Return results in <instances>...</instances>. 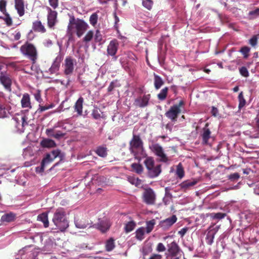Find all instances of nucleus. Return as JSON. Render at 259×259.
Here are the masks:
<instances>
[{"label": "nucleus", "mask_w": 259, "mask_h": 259, "mask_svg": "<svg viewBox=\"0 0 259 259\" xmlns=\"http://www.w3.org/2000/svg\"><path fill=\"white\" fill-rule=\"evenodd\" d=\"M238 100L239 102L238 108L239 109H240L243 107L246 104V101L244 98L242 92H240L238 95Z\"/></svg>", "instance_id": "obj_42"}, {"label": "nucleus", "mask_w": 259, "mask_h": 259, "mask_svg": "<svg viewBox=\"0 0 259 259\" xmlns=\"http://www.w3.org/2000/svg\"><path fill=\"white\" fill-rule=\"evenodd\" d=\"M83 102V98L81 97L77 100L74 105V109L79 115H81L82 113Z\"/></svg>", "instance_id": "obj_27"}, {"label": "nucleus", "mask_w": 259, "mask_h": 259, "mask_svg": "<svg viewBox=\"0 0 259 259\" xmlns=\"http://www.w3.org/2000/svg\"><path fill=\"white\" fill-rule=\"evenodd\" d=\"M40 145L44 148H53L56 146V144L52 139H44L41 141Z\"/></svg>", "instance_id": "obj_26"}, {"label": "nucleus", "mask_w": 259, "mask_h": 259, "mask_svg": "<svg viewBox=\"0 0 259 259\" xmlns=\"http://www.w3.org/2000/svg\"><path fill=\"white\" fill-rule=\"evenodd\" d=\"M89 27L88 24L83 20L80 19H75L74 16H71L69 19V22L67 26L68 33L72 35L71 32L73 29L76 30V33L78 37H80Z\"/></svg>", "instance_id": "obj_1"}, {"label": "nucleus", "mask_w": 259, "mask_h": 259, "mask_svg": "<svg viewBox=\"0 0 259 259\" xmlns=\"http://www.w3.org/2000/svg\"><path fill=\"white\" fill-rule=\"evenodd\" d=\"M188 230V228L187 227L183 228L178 232V234L180 235L181 237H183L186 234Z\"/></svg>", "instance_id": "obj_62"}, {"label": "nucleus", "mask_w": 259, "mask_h": 259, "mask_svg": "<svg viewBox=\"0 0 259 259\" xmlns=\"http://www.w3.org/2000/svg\"><path fill=\"white\" fill-rule=\"evenodd\" d=\"M240 177V175L238 173L235 172L230 175L228 178L231 181L234 182L237 181L239 179Z\"/></svg>", "instance_id": "obj_53"}, {"label": "nucleus", "mask_w": 259, "mask_h": 259, "mask_svg": "<svg viewBox=\"0 0 259 259\" xmlns=\"http://www.w3.org/2000/svg\"><path fill=\"white\" fill-rule=\"evenodd\" d=\"M75 225L78 228L84 229L87 228L90 224L86 219L81 218L75 219Z\"/></svg>", "instance_id": "obj_21"}, {"label": "nucleus", "mask_w": 259, "mask_h": 259, "mask_svg": "<svg viewBox=\"0 0 259 259\" xmlns=\"http://www.w3.org/2000/svg\"><path fill=\"white\" fill-rule=\"evenodd\" d=\"M129 150L131 153H134L137 150H144L143 142L139 135L133 134L129 143Z\"/></svg>", "instance_id": "obj_7"}, {"label": "nucleus", "mask_w": 259, "mask_h": 259, "mask_svg": "<svg viewBox=\"0 0 259 259\" xmlns=\"http://www.w3.org/2000/svg\"><path fill=\"white\" fill-rule=\"evenodd\" d=\"M21 53L30 59L32 64H35L37 59V51L34 45L26 41L20 47Z\"/></svg>", "instance_id": "obj_4"}, {"label": "nucleus", "mask_w": 259, "mask_h": 259, "mask_svg": "<svg viewBox=\"0 0 259 259\" xmlns=\"http://www.w3.org/2000/svg\"><path fill=\"white\" fill-rule=\"evenodd\" d=\"M7 114V111L4 104L0 102V118L6 117Z\"/></svg>", "instance_id": "obj_48"}, {"label": "nucleus", "mask_w": 259, "mask_h": 259, "mask_svg": "<svg viewBox=\"0 0 259 259\" xmlns=\"http://www.w3.org/2000/svg\"><path fill=\"white\" fill-rule=\"evenodd\" d=\"M162 256L159 254H153L149 259H162Z\"/></svg>", "instance_id": "obj_64"}, {"label": "nucleus", "mask_w": 259, "mask_h": 259, "mask_svg": "<svg viewBox=\"0 0 259 259\" xmlns=\"http://www.w3.org/2000/svg\"><path fill=\"white\" fill-rule=\"evenodd\" d=\"M0 82L6 90L9 92L11 91L12 80L10 74L6 71H1Z\"/></svg>", "instance_id": "obj_11"}, {"label": "nucleus", "mask_w": 259, "mask_h": 259, "mask_svg": "<svg viewBox=\"0 0 259 259\" xmlns=\"http://www.w3.org/2000/svg\"><path fill=\"white\" fill-rule=\"evenodd\" d=\"M114 240L112 238H109L106 242L105 248L107 251H111L115 248Z\"/></svg>", "instance_id": "obj_33"}, {"label": "nucleus", "mask_w": 259, "mask_h": 259, "mask_svg": "<svg viewBox=\"0 0 259 259\" xmlns=\"http://www.w3.org/2000/svg\"><path fill=\"white\" fill-rule=\"evenodd\" d=\"M119 42L116 39L111 40L107 48V54L108 56L112 57L114 61H116L118 57L116 56L119 47Z\"/></svg>", "instance_id": "obj_9"}, {"label": "nucleus", "mask_w": 259, "mask_h": 259, "mask_svg": "<svg viewBox=\"0 0 259 259\" xmlns=\"http://www.w3.org/2000/svg\"><path fill=\"white\" fill-rule=\"evenodd\" d=\"M131 167L138 174H140L143 171V167L140 163H134L132 164Z\"/></svg>", "instance_id": "obj_38"}, {"label": "nucleus", "mask_w": 259, "mask_h": 259, "mask_svg": "<svg viewBox=\"0 0 259 259\" xmlns=\"http://www.w3.org/2000/svg\"><path fill=\"white\" fill-rule=\"evenodd\" d=\"M181 112V109L176 106H171L166 113L165 116L172 121H176L177 120L179 114Z\"/></svg>", "instance_id": "obj_14"}, {"label": "nucleus", "mask_w": 259, "mask_h": 259, "mask_svg": "<svg viewBox=\"0 0 259 259\" xmlns=\"http://www.w3.org/2000/svg\"><path fill=\"white\" fill-rule=\"evenodd\" d=\"M95 152L99 156L104 158L107 155L108 150L106 146H100L97 147Z\"/></svg>", "instance_id": "obj_25"}, {"label": "nucleus", "mask_w": 259, "mask_h": 259, "mask_svg": "<svg viewBox=\"0 0 259 259\" xmlns=\"http://www.w3.org/2000/svg\"><path fill=\"white\" fill-rule=\"evenodd\" d=\"M52 221L58 229L61 231H64L69 226L66 212L63 208L60 207L56 210Z\"/></svg>", "instance_id": "obj_2"}, {"label": "nucleus", "mask_w": 259, "mask_h": 259, "mask_svg": "<svg viewBox=\"0 0 259 259\" xmlns=\"http://www.w3.org/2000/svg\"><path fill=\"white\" fill-rule=\"evenodd\" d=\"M147 170V175L151 179L157 177L161 172V165L155 164L153 157H147L144 161Z\"/></svg>", "instance_id": "obj_3"}, {"label": "nucleus", "mask_w": 259, "mask_h": 259, "mask_svg": "<svg viewBox=\"0 0 259 259\" xmlns=\"http://www.w3.org/2000/svg\"><path fill=\"white\" fill-rule=\"evenodd\" d=\"M166 250L165 246L162 243H158L156 248L158 252H163Z\"/></svg>", "instance_id": "obj_57"}, {"label": "nucleus", "mask_w": 259, "mask_h": 259, "mask_svg": "<svg viewBox=\"0 0 259 259\" xmlns=\"http://www.w3.org/2000/svg\"><path fill=\"white\" fill-rule=\"evenodd\" d=\"M21 106L23 108L31 109L30 97L28 93H25L23 95L21 100Z\"/></svg>", "instance_id": "obj_19"}, {"label": "nucleus", "mask_w": 259, "mask_h": 259, "mask_svg": "<svg viewBox=\"0 0 259 259\" xmlns=\"http://www.w3.org/2000/svg\"><path fill=\"white\" fill-rule=\"evenodd\" d=\"M46 165L45 163H43L42 162H41L40 166L36 167L35 168V171L36 172H42L44 171L45 167Z\"/></svg>", "instance_id": "obj_60"}, {"label": "nucleus", "mask_w": 259, "mask_h": 259, "mask_svg": "<svg viewBox=\"0 0 259 259\" xmlns=\"http://www.w3.org/2000/svg\"><path fill=\"white\" fill-rule=\"evenodd\" d=\"M164 83V81L162 78L154 73V85L156 90L159 89Z\"/></svg>", "instance_id": "obj_28"}, {"label": "nucleus", "mask_w": 259, "mask_h": 259, "mask_svg": "<svg viewBox=\"0 0 259 259\" xmlns=\"http://www.w3.org/2000/svg\"><path fill=\"white\" fill-rule=\"evenodd\" d=\"M211 132L208 128H204L203 134H202V144L204 145L208 144V140L210 138Z\"/></svg>", "instance_id": "obj_31"}, {"label": "nucleus", "mask_w": 259, "mask_h": 259, "mask_svg": "<svg viewBox=\"0 0 259 259\" xmlns=\"http://www.w3.org/2000/svg\"><path fill=\"white\" fill-rule=\"evenodd\" d=\"M168 255L167 259H180L181 257V248L177 243L174 241L167 245Z\"/></svg>", "instance_id": "obj_5"}, {"label": "nucleus", "mask_w": 259, "mask_h": 259, "mask_svg": "<svg viewBox=\"0 0 259 259\" xmlns=\"http://www.w3.org/2000/svg\"><path fill=\"white\" fill-rule=\"evenodd\" d=\"M7 2L6 0H0V11L2 13H6Z\"/></svg>", "instance_id": "obj_50"}, {"label": "nucleus", "mask_w": 259, "mask_h": 259, "mask_svg": "<svg viewBox=\"0 0 259 259\" xmlns=\"http://www.w3.org/2000/svg\"><path fill=\"white\" fill-rule=\"evenodd\" d=\"M48 11V25L49 27H53L57 21V12L52 10L50 7L47 8Z\"/></svg>", "instance_id": "obj_16"}, {"label": "nucleus", "mask_w": 259, "mask_h": 259, "mask_svg": "<svg viewBox=\"0 0 259 259\" xmlns=\"http://www.w3.org/2000/svg\"><path fill=\"white\" fill-rule=\"evenodd\" d=\"M155 224V220L153 219L146 222V232L147 233H150L154 228Z\"/></svg>", "instance_id": "obj_39"}, {"label": "nucleus", "mask_w": 259, "mask_h": 259, "mask_svg": "<svg viewBox=\"0 0 259 259\" xmlns=\"http://www.w3.org/2000/svg\"><path fill=\"white\" fill-rule=\"evenodd\" d=\"M143 201L147 205H154L156 201V195L151 188L145 190L143 194Z\"/></svg>", "instance_id": "obj_12"}, {"label": "nucleus", "mask_w": 259, "mask_h": 259, "mask_svg": "<svg viewBox=\"0 0 259 259\" xmlns=\"http://www.w3.org/2000/svg\"><path fill=\"white\" fill-rule=\"evenodd\" d=\"M76 64V60L72 57H67L63 65L64 68V73L66 76H70L72 74L74 69V65Z\"/></svg>", "instance_id": "obj_8"}, {"label": "nucleus", "mask_w": 259, "mask_h": 259, "mask_svg": "<svg viewBox=\"0 0 259 259\" xmlns=\"http://www.w3.org/2000/svg\"><path fill=\"white\" fill-rule=\"evenodd\" d=\"M16 218V214L14 212H10L3 215L1 217V221L3 223H10L14 221Z\"/></svg>", "instance_id": "obj_22"}, {"label": "nucleus", "mask_w": 259, "mask_h": 259, "mask_svg": "<svg viewBox=\"0 0 259 259\" xmlns=\"http://www.w3.org/2000/svg\"><path fill=\"white\" fill-rule=\"evenodd\" d=\"M32 29L35 32L44 33L46 32V29L42 23L39 20H36L32 23Z\"/></svg>", "instance_id": "obj_20"}, {"label": "nucleus", "mask_w": 259, "mask_h": 259, "mask_svg": "<svg viewBox=\"0 0 259 259\" xmlns=\"http://www.w3.org/2000/svg\"><path fill=\"white\" fill-rule=\"evenodd\" d=\"M227 215L226 213L218 212V213H210L209 216L213 220H220L224 219Z\"/></svg>", "instance_id": "obj_34"}, {"label": "nucleus", "mask_w": 259, "mask_h": 259, "mask_svg": "<svg viewBox=\"0 0 259 259\" xmlns=\"http://www.w3.org/2000/svg\"><path fill=\"white\" fill-rule=\"evenodd\" d=\"M157 156L159 158V161L160 162L166 163L169 160L168 158L164 153V151L161 154H159L158 155H157Z\"/></svg>", "instance_id": "obj_51"}, {"label": "nucleus", "mask_w": 259, "mask_h": 259, "mask_svg": "<svg viewBox=\"0 0 259 259\" xmlns=\"http://www.w3.org/2000/svg\"><path fill=\"white\" fill-rule=\"evenodd\" d=\"M15 8L20 17L25 14V0H14Z\"/></svg>", "instance_id": "obj_18"}, {"label": "nucleus", "mask_w": 259, "mask_h": 259, "mask_svg": "<svg viewBox=\"0 0 259 259\" xmlns=\"http://www.w3.org/2000/svg\"><path fill=\"white\" fill-rule=\"evenodd\" d=\"M54 159H53V157L51 154L48 153L47 154L46 157L42 159V161L43 163H45L46 165H47L52 162Z\"/></svg>", "instance_id": "obj_49"}, {"label": "nucleus", "mask_w": 259, "mask_h": 259, "mask_svg": "<svg viewBox=\"0 0 259 259\" xmlns=\"http://www.w3.org/2000/svg\"><path fill=\"white\" fill-rule=\"evenodd\" d=\"M250 48L247 46H244L240 48L239 52L243 55L244 59H247L249 56Z\"/></svg>", "instance_id": "obj_40"}, {"label": "nucleus", "mask_w": 259, "mask_h": 259, "mask_svg": "<svg viewBox=\"0 0 259 259\" xmlns=\"http://www.w3.org/2000/svg\"><path fill=\"white\" fill-rule=\"evenodd\" d=\"M27 117L24 115L18 117H15L12 120V124L15 126V129L14 130L15 132H23L26 125H28L27 122Z\"/></svg>", "instance_id": "obj_6"}, {"label": "nucleus", "mask_w": 259, "mask_h": 259, "mask_svg": "<svg viewBox=\"0 0 259 259\" xmlns=\"http://www.w3.org/2000/svg\"><path fill=\"white\" fill-rule=\"evenodd\" d=\"M168 88L167 87H165L162 89L160 92L157 95L158 99L160 101L164 100L167 95Z\"/></svg>", "instance_id": "obj_35"}, {"label": "nucleus", "mask_w": 259, "mask_h": 259, "mask_svg": "<svg viewBox=\"0 0 259 259\" xmlns=\"http://www.w3.org/2000/svg\"><path fill=\"white\" fill-rule=\"evenodd\" d=\"M53 107L52 105L49 106H39L38 111L39 112H42L44 111H46L48 109L52 108Z\"/></svg>", "instance_id": "obj_58"}, {"label": "nucleus", "mask_w": 259, "mask_h": 259, "mask_svg": "<svg viewBox=\"0 0 259 259\" xmlns=\"http://www.w3.org/2000/svg\"><path fill=\"white\" fill-rule=\"evenodd\" d=\"M95 227L103 233L106 232L109 230L110 225L107 219H99V222L95 224Z\"/></svg>", "instance_id": "obj_17"}, {"label": "nucleus", "mask_w": 259, "mask_h": 259, "mask_svg": "<svg viewBox=\"0 0 259 259\" xmlns=\"http://www.w3.org/2000/svg\"><path fill=\"white\" fill-rule=\"evenodd\" d=\"M150 98V94L145 95L142 97L137 98L135 100L134 105L140 108L145 107L148 105Z\"/></svg>", "instance_id": "obj_15"}, {"label": "nucleus", "mask_w": 259, "mask_h": 259, "mask_svg": "<svg viewBox=\"0 0 259 259\" xmlns=\"http://www.w3.org/2000/svg\"><path fill=\"white\" fill-rule=\"evenodd\" d=\"M46 134L49 137H53L55 132L53 128H48L46 131Z\"/></svg>", "instance_id": "obj_61"}, {"label": "nucleus", "mask_w": 259, "mask_h": 259, "mask_svg": "<svg viewBox=\"0 0 259 259\" xmlns=\"http://www.w3.org/2000/svg\"><path fill=\"white\" fill-rule=\"evenodd\" d=\"M98 16L96 13L92 14L90 17V23L93 26H95L97 23Z\"/></svg>", "instance_id": "obj_44"}, {"label": "nucleus", "mask_w": 259, "mask_h": 259, "mask_svg": "<svg viewBox=\"0 0 259 259\" xmlns=\"http://www.w3.org/2000/svg\"><path fill=\"white\" fill-rule=\"evenodd\" d=\"M177 221V218L176 215H172L171 217L167 218L164 220L161 221L159 223V226L163 230L166 231L169 229Z\"/></svg>", "instance_id": "obj_13"}, {"label": "nucleus", "mask_w": 259, "mask_h": 259, "mask_svg": "<svg viewBox=\"0 0 259 259\" xmlns=\"http://www.w3.org/2000/svg\"><path fill=\"white\" fill-rule=\"evenodd\" d=\"M258 37L257 35H253L249 40V44L252 47L255 48L257 44Z\"/></svg>", "instance_id": "obj_52"}, {"label": "nucleus", "mask_w": 259, "mask_h": 259, "mask_svg": "<svg viewBox=\"0 0 259 259\" xmlns=\"http://www.w3.org/2000/svg\"><path fill=\"white\" fill-rule=\"evenodd\" d=\"M149 148L156 156L164 151L163 148L158 144H153Z\"/></svg>", "instance_id": "obj_30"}, {"label": "nucleus", "mask_w": 259, "mask_h": 259, "mask_svg": "<svg viewBox=\"0 0 259 259\" xmlns=\"http://www.w3.org/2000/svg\"><path fill=\"white\" fill-rule=\"evenodd\" d=\"M94 32L92 30L89 31L83 38V40L85 42L90 41L93 38Z\"/></svg>", "instance_id": "obj_45"}, {"label": "nucleus", "mask_w": 259, "mask_h": 259, "mask_svg": "<svg viewBox=\"0 0 259 259\" xmlns=\"http://www.w3.org/2000/svg\"><path fill=\"white\" fill-rule=\"evenodd\" d=\"M34 96L35 99L39 103H41L42 101V99L41 97V91L37 90L35 93H34Z\"/></svg>", "instance_id": "obj_54"}, {"label": "nucleus", "mask_w": 259, "mask_h": 259, "mask_svg": "<svg viewBox=\"0 0 259 259\" xmlns=\"http://www.w3.org/2000/svg\"><path fill=\"white\" fill-rule=\"evenodd\" d=\"M117 80H114L111 81L107 89L108 92L110 93L114 90V88L119 87L120 85L119 84H117Z\"/></svg>", "instance_id": "obj_46"}, {"label": "nucleus", "mask_w": 259, "mask_h": 259, "mask_svg": "<svg viewBox=\"0 0 259 259\" xmlns=\"http://www.w3.org/2000/svg\"><path fill=\"white\" fill-rule=\"evenodd\" d=\"M136 223L132 221L127 223L124 226V231L126 233H129L133 231L136 227Z\"/></svg>", "instance_id": "obj_37"}, {"label": "nucleus", "mask_w": 259, "mask_h": 259, "mask_svg": "<svg viewBox=\"0 0 259 259\" xmlns=\"http://www.w3.org/2000/svg\"><path fill=\"white\" fill-rule=\"evenodd\" d=\"M197 183V181L195 180H186L183 182L180 185L181 188L184 190V191H186L187 190L189 189L190 187H193L195 185H196Z\"/></svg>", "instance_id": "obj_23"}, {"label": "nucleus", "mask_w": 259, "mask_h": 259, "mask_svg": "<svg viewBox=\"0 0 259 259\" xmlns=\"http://www.w3.org/2000/svg\"><path fill=\"white\" fill-rule=\"evenodd\" d=\"M53 157V159H55L57 157H58L60 154V151L59 150H55L52 151L51 153H50Z\"/></svg>", "instance_id": "obj_63"}, {"label": "nucleus", "mask_w": 259, "mask_h": 259, "mask_svg": "<svg viewBox=\"0 0 259 259\" xmlns=\"http://www.w3.org/2000/svg\"><path fill=\"white\" fill-rule=\"evenodd\" d=\"M50 6L56 9L59 6V0H48Z\"/></svg>", "instance_id": "obj_56"}, {"label": "nucleus", "mask_w": 259, "mask_h": 259, "mask_svg": "<svg viewBox=\"0 0 259 259\" xmlns=\"http://www.w3.org/2000/svg\"><path fill=\"white\" fill-rule=\"evenodd\" d=\"M60 66V60L56 57L53 62L51 67L49 68V72L51 74H54L59 71Z\"/></svg>", "instance_id": "obj_24"}, {"label": "nucleus", "mask_w": 259, "mask_h": 259, "mask_svg": "<svg viewBox=\"0 0 259 259\" xmlns=\"http://www.w3.org/2000/svg\"><path fill=\"white\" fill-rule=\"evenodd\" d=\"M65 135V134L63 133L61 131H57L56 133H55V134L53 136V138L59 140L60 138L63 137Z\"/></svg>", "instance_id": "obj_59"}, {"label": "nucleus", "mask_w": 259, "mask_h": 259, "mask_svg": "<svg viewBox=\"0 0 259 259\" xmlns=\"http://www.w3.org/2000/svg\"><path fill=\"white\" fill-rule=\"evenodd\" d=\"M142 5L148 10H151L153 7V2L152 0H143Z\"/></svg>", "instance_id": "obj_43"}, {"label": "nucleus", "mask_w": 259, "mask_h": 259, "mask_svg": "<svg viewBox=\"0 0 259 259\" xmlns=\"http://www.w3.org/2000/svg\"><path fill=\"white\" fill-rule=\"evenodd\" d=\"M176 175L180 179H182L184 176L185 171L181 163H179L177 166Z\"/></svg>", "instance_id": "obj_36"}, {"label": "nucleus", "mask_w": 259, "mask_h": 259, "mask_svg": "<svg viewBox=\"0 0 259 259\" xmlns=\"http://www.w3.org/2000/svg\"><path fill=\"white\" fill-rule=\"evenodd\" d=\"M3 14L4 15V17L1 18L5 21L7 25L8 26H11L12 25V19L9 14L7 12Z\"/></svg>", "instance_id": "obj_41"}, {"label": "nucleus", "mask_w": 259, "mask_h": 259, "mask_svg": "<svg viewBox=\"0 0 259 259\" xmlns=\"http://www.w3.org/2000/svg\"><path fill=\"white\" fill-rule=\"evenodd\" d=\"M102 39V35L101 34L100 31L99 30H97L95 35V41L96 42H99L100 44H101Z\"/></svg>", "instance_id": "obj_47"}, {"label": "nucleus", "mask_w": 259, "mask_h": 259, "mask_svg": "<svg viewBox=\"0 0 259 259\" xmlns=\"http://www.w3.org/2000/svg\"><path fill=\"white\" fill-rule=\"evenodd\" d=\"M239 72L241 75L244 77H248L249 76V73L245 67H242L239 69Z\"/></svg>", "instance_id": "obj_55"}, {"label": "nucleus", "mask_w": 259, "mask_h": 259, "mask_svg": "<svg viewBox=\"0 0 259 259\" xmlns=\"http://www.w3.org/2000/svg\"><path fill=\"white\" fill-rule=\"evenodd\" d=\"M220 228V226H215V224L210 225L207 230V232L205 236V242L209 245H211L213 243V239L215 235L218 232Z\"/></svg>", "instance_id": "obj_10"}, {"label": "nucleus", "mask_w": 259, "mask_h": 259, "mask_svg": "<svg viewBox=\"0 0 259 259\" xmlns=\"http://www.w3.org/2000/svg\"><path fill=\"white\" fill-rule=\"evenodd\" d=\"M145 232V229L144 227H140L138 228L135 232L136 239L140 241L144 239Z\"/></svg>", "instance_id": "obj_32"}, {"label": "nucleus", "mask_w": 259, "mask_h": 259, "mask_svg": "<svg viewBox=\"0 0 259 259\" xmlns=\"http://www.w3.org/2000/svg\"><path fill=\"white\" fill-rule=\"evenodd\" d=\"M37 221H40L44 224V226L47 228L49 226L48 212H43L37 216Z\"/></svg>", "instance_id": "obj_29"}]
</instances>
